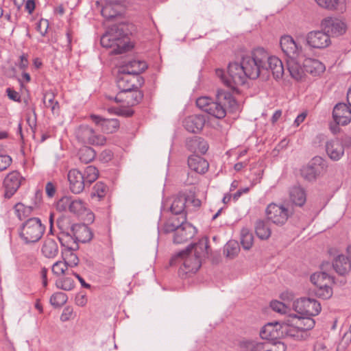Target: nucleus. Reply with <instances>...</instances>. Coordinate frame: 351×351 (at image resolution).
<instances>
[{
  "instance_id": "obj_1",
  "label": "nucleus",
  "mask_w": 351,
  "mask_h": 351,
  "mask_svg": "<svg viewBox=\"0 0 351 351\" xmlns=\"http://www.w3.org/2000/svg\"><path fill=\"white\" fill-rule=\"evenodd\" d=\"M209 249L208 238H202L197 243H191L186 249L177 253L170 260V265H176L179 260L182 261L178 274L181 278H185L187 274L198 271L202 265V260L208 257Z\"/></svg>"
},
{
  "instance_id": "obj_2",
  "label": "nucleus",
  "mask_w": 351,
  "mask_h": 351,
  "mask_svg": "<svg viewBox=\"0 0 351 351\" xmlns=\"http://www.w3.org/2000/svg\"><path fill=\"white\" fill-rule=\"evenodd\" d=\"M130 31L126 25H113L108 28L100 39V43L105 48H112L111 53L121 54L129 50L128 35Z\"/></svg>"
},
{
  "instance_id": "obj_3",
  "label": "nucleus",
  "mask_w": 351,
  "mask_h": 351,
  "mask_svg": "<svg viewBox=\"0 0 351 351\" xmlns=\"http://www.w3.org/2000/svg\"><path fill=\"white\" fill-rule=\"evenodd\" d=\"M241 59L247 78L256 80L261 75H267L265 62L268 52L263 48L258 47L250 54L243 56Z\"/></svg>"
},
{
  "instance_id": "obj_4",
  "label": "nucleus",
  "mask_w": 351,
  "mask_h": 351,
  "mask_svg": "<svg viewBox=\"0 0 351 351\" xmlns=\"http://www.w3.org/2000/svg\"><path fill=\"white\" fill-rule=\"evenodd\" d=\"M196 106L200 110H228L239 108L232 94L223 90H218L213 99L208 96H202L196 99Z\"/></svg>"
},
{
  "instance_id": "obj_5",
  "label": "nucleus",
  "mask_w": 351,
  "mask_h": 351,
  "mask_svg": "<svg viewBox=\"0 0 351 351\" xmlns=\"http://www.w3.org/2000/svg\"><path fill=\"white\" fill-rule=\"evenodd\" d=\"M45 226L38 217H30L19 228V237L25 244L37 243L45 231Z\"/></svg>"
},
{
  "instance_id": "obj_6",
  "label": "nucleus",
  "mask_w": 351,
  "mask_h": 351,
  "mask_svg": "<svg viewBox=\"0 0 351 351\" xmlns=\"http://www.w3.org/2000/svg\"><path fill=\"white\" fill-rule=\"evenodd\" d=\"M247 78L242 59L240 62L229 63L228 66V78L224 81V84L227 86L232 90H235L238 86L243 85Z\"/></svg>"
},
{
  "instance_id": "obj_7",
  "label": "nucleus",
  "mask_w": 351,
  "mask_h": 351,
  "mask_svg": "<svg viewBox=\"0 0 351 351\" xmlns=\"http://www.w3.org/2000/svg\"><path fill=\"white\" fill-rule=\"evenodd\" d=\"M77 139L84 144L92 145H104L106 138L101 134H97L95 130L87 125H80L75 131Z\"/></svg>"
},
{
  "instance_id": "obj_8",
  "label": "nucleus",
  "mask_w": 351,
  "mask_h": 351,
  "mask_svg": "<svg viewBox=\"0 0 351 351\" xmlns=\"http://www.w3.org/2000/svg\"><path fill=\"white\" fill-rule=\"evenodd\" d=\"M144 79L140 75H135L126 72H121L119 69L117 84L120 91L134 90L139 88L144 84Z\"/></svg>"
},
{
  "instance_id": "obj_9",
  "label": "nucleus",
  "mask_w": 351,
  "mask_h": 351,
  "mask_svg": "<svg viewBox=\"0 0 351 351\" xmlns=\"http://www.w3.org/2000/svg\"><path fill=\"white\" fill-rule=\"evenodd\" d=\"M293 308L300 315L315 316L321 311V304L315 299L301 298L293 302Z\"/></svg>"
},
{
  "instance_id": "obj_10",
  "label": "nucleus",
  "mask_w": 351,
  "mask_h": 351,
  "mask_svg": "<svg viewBox=\"0 0 351 351\" xmlns=\"http://www.w3.org/2000/svg\"><path fill=\"white\" fill-rule=\"evenodd\" d=\"M280 46L286 59L304 58L302 47L296 43L289 35H284L280 39Z\"/></svg>"
},
{
  "instance_id": "obj_11",
  "label": "nucleus",
  "mask_w": 351,
  "mask_h": 351,
  "mask_svg": "<svg viewBox=\"0 0 351 351\" xmlns=\"http://www.w3.org/2000/svg\"><path fill=\"white\" fill-rule=\"evenodd\" d=\"M265 213L267 219L278 226L285 224L289 216L287 208L282 205L276 204H269L266 208Z\"/></svg>"
},
{
  "instance_id": "obj_12",
  "label": "nucleus",
  "mask_w": 351,
  "mask_h": 351,
  "mask_svg": "<svg viewBox=\"0 0 351 351\" xmlns=\"http://www.w3.org/2000/svg\"><path fill=\"white\" fill-rule=\"evenodd\" d=\"M23 180V177L17 171L9 173L4 178L3 182L4 197L6 199L11 198L18 191Z\"/></svg>"
},
{
  "instance_id": "obj_13",
  "label": "nucleus",
  "mask_w": 351,
  "mask_h": 351,
  "mask_svg": "<svg viewBox=\"0 0 351 351\" xmlns=\"http://www.w3.org/2000/svg\"><path fill=\"white\" fill-rule=\"evenodd\" d=\"M306 45L311 48L324 49L330 44V36L323 31H311L306 36Z\"/></svg>"
},
{
  "instance_id": "obj_14",
  "label": "nucleus",
  "mask_w": 351,
  "mask_h": 351,
  "mask_svg": "<svg viewBox=\"0 0 351 351\" xmlns=\"http://www.w3.org/2000/svg\"><path fill=\"white\" fill-rule=\"evenodd\" d=\"M143 95L138 88L134 90L119 91L114 98L117 103H122L121 108H129L138 104L143 99Z\"/></svg>"
},
{
  "instance_id": "obj_15",
  "label": "nucleus",
  "mask_w": 351,
  "mask_h": 351,
  "mask_svg": "<svg viewBox=\"0 0 351 351\" xmlns=\"http://www.w3.org/2000/svg\"><path fill=\"white\" fill-rule=\"evenodd\" d=\"M93 122L99 127L101 131L107 134H112L117 131L119 128V121L115 118H104L94 114L90 116Z\"/></svg>"
},
{
  "instance_id": "obj_16",
  "label": "nucleus",
  "mask_w": 351,
  "mask_h": 351,
  "mask_svg": "<svg viewBox=\"0 0 351 351\" xmlns=\"http://www.w3.org/2000/svg\"><path fill=\"white\" fill-rule=\"evenodd\" d=\"M322 29L329 35L339 36L346 32V25L338 19L328 17L322 21Z\"/></svg>"
},
{
  "instance_id": "obj_17",
  "label": "nucleus",
  "mask_w": 351,
  "mask_h": 351,
  "mask_svg": "<svg viewBox=\"0 0 351 351\" xmlns=\"http://www.w3.org/2000/svg\"><path fill=\"white\" fill-rule=\"evenodd\" d=\"M287 69L291 77L296 81H301L304 77L303 58L286 59Z\"/></svg>"
},
{
  "instance_id": "obj_18",
  "label": "nucleus",
  "mask_w": 351,
  "mask_h": 351,
  "mask_svg": "<svg viewBox=\"0 0 351 351\" xmlns=\"http://www.w3.org/2000/svg\"><path fill=\"white\" fill-rule=\"evenodd\" d=\"M70 189L72 193L79 194L83 191L87 184L82 176V173L76 169H71L67 175Z\"/></svg>"
},
{
  "instance_id": "obj_19",
  "label": "nucleus",
  "mask_w": 351,
  "mask_h": 351,
  "mask_svg": "<svg viewBox=\"0 0 351 351\" xmlns=\"http://www.w3.org/2000/svg\"><path fill=\"white\" fill-rule=\"evenodd\" d=\"M291 319L292 317L289 315L285 320L281 322L280 326L281 337H290L298 340L304 339V335L301 330L297 328L295 325L290 324Z\"/></svg>"
},
{
  "instance_id": "obj_20",
  "label": "nucleus",
  "mask_w": 351,
  "mask_h": 351,
  "mask_svg": "<svg viewBox=\"0 0 351 351\" xmlns=\"http://www.w3.org/2000/svg\"><path fill=\"white\" fill-rule=\"evenodd\" d=\"M281 322L268 323L265 324L260 331L262 340L273 341L281 337L280 326Z\"/></svg>"
},
{
  "instance_id": "obj_21",
  "label": "nucleus",
  "mask_w": 351,
  "mask_h": 351,
  "mask_svg": "<svg viewBox=\"0 0 351 351\" xmlns=\"http://www.w3.org/2000/svg\"><path fill=\"white\" fill-rule=\"evenodd\" d=\"M325 149L328 156L333 161L339 160L344 155L343 145L337 138L326 141Z\"/></svg>"
},
{
  "instance_id": "obj_22",
  "label": "nucleus",
  "mask_w": 351,
  "mask_h": 351,
  "mask_svg": "<svg viewBox=\"0 0 351 351\" xmlns=\"http://www.w3.org/2000/svg\"><path fill=\"white\" fill-rule=\"evenodd\" d=\"M205 122L204 115L195 114L187 117L183 121V125L187 131L195 134L202 130Z\"/></svg>"
},
{
  "instance_id": "obj_23",
  "label": "nucleus",
  "mask_w": 351,
  "mask_h": 351,
  "mask_svg": "<svg viewBox=\"0 0 351 351\" xmlns=\"http://www.w3.org/2000/svg\"><path fill=\"white\" fill-rule=\"evenodd\" d=\"M265 66L267 74L271 71L276 80L281 79L285 73L282 61L276 56H270L268 54V59L265 62Z\"/></svg>"
},
{
  "instance_id": "obj_24",
  "label": "nucleus",
  "mask_w": 351,
  "mask_h": 351,
  "mask_svg": "<svg viewBox=\"0 0 351 351\" xmlns=\"http://www.w3.org/2000/svg\"><path fill=\"white\" fill-rule=\"evenodd\" d=\"M186 149L195 154H204L208 149V143L202 137L194 136L186 140Z\"/></svg>"
},
{
  "instance_id": "obj_25",
  "label": "nucleus",
  "mask_w": 351,
  "mask_h": 351,
  "mask_svg": "<svg viewBox=\"0 0 351 351\" xmlns=\"http://www.w3.org/2000/svg\"><path fill=\"white\" fill-rule=\"evenodd\" d=\"M186 215H172L168 218L165 223L162 230L165 234H168L173 232H176L180 228L183 227V225L187 224Z\"/></svg>"
},
{
  "instance_id": "obj_26",
  "label": "nucleus",
  "mask_w": 351,
  "mask_h": 351,
  "mask_svg": "<svg viewBox=\"0 0 351 351\" xmlns=\"http://www.w3.org/2000/svg\"><path fill=\"white\" fill-rule=\"evenodd\" d=\"M70 230L77 242L86 243L93 238V232L85 224H73L70 227Z\"/></svg>"
},
{
  "instance_id": "obj_27",
  "label": "nucleus",
  "mask_w": 351,
  "mask_h": 351,
  "mask_svg": "<svg viewBox=\"0 0 351 351\" xmlns=\"http://www.w3.org/2000/svg\"><path fill=\"white\" fill-rule=\"evenodd\" d=\"M183 226V227L178 228L177 231L174 232V243L180 244L188 241L195 236L197 232L195 228L190 223Z\"/></svg>"
},
{
  "instance_id": "obj_28",
  "label": "nucleus",
  "mask_w": 351,
  "mask_h": 351,
  "mask_svg": "<svg viewBox=\"0 0 351 351\" xmlns=\"http://www.w3.org/2000/svg\"><path fill=\"white\" fill-rule=\"evenodd\" d=\"M292 317L290 324L295 325L304 333V332L311 330L315 324V320L312 316L298 315V314H289Z\"/></svg>"
},
{
  "instance_id": "obj_29",
  "label": "nucleus",
  "mask_w": 351,
  "mask_h": 351,
  "mask_svg": "<svg viewBox=\"0 0 351 351\" xmlns=\"http://www.w3.org/2000/svg\"><path fill=\"white\" fill-rule=\"evenodd\" d=\"M58 239L63 249L62 251H76L79 248L78 242L71 232H60Z\"/></svg>"
},
{
  "instance_id": "obj_30",
  "label": "nucleus",
  "mask_w": 351,
  "mask_h": 351,
  "mask_svg": "<svg viewBox=\"0 0 351 351\" xmlns=\"http://www.w3.org/2000/svg\"><path fill=\"white\" fill-rule=\"evenodd\" d=\"M59 253L57 241L49 237H46L41 246V254L48 259L55 258Z\"/></svg>"
},
{
  "instance_id": "obj_31",
  "label": "nucleus",
  "mask_w": 351,
  "mask_h": 351,
  "mask_svg": "<svg viewBox=\"0 0 351 351\" xmlns=\"http://www.w3.org/2000/svg\"><path fill=\"white\" fill-rule=\"evenodd\" d=\"M188 166L198 173H204L208 171L209 165L207 160L197 154H192L188 158Z\"/></svg>"
},
{
  "instance_id": "obj_32",
  "label": "nucleus",
  "mask_w": 351,
  "mask_h": 351,
  "mask_svg": "<svg viewBox=\"0 0 351 351\" xmlns=\"http://www.w3.org/2000/svg\"><path fill=\"white\" fill-rule=\"evenodd\" d=\"M304 73H308L313 76L319 75L326 69L324 64L319 60L313 58H305L303 60Z\"/></svg>"
},
{
  "instance_id": "obj_33",
  "label": "nucleus",
  "mask_w": 351,
  "mask_h": 351,
  "mask_svg": "<svg viewBox=\"0 0 351 351\" xmlns=\"http://www.w3.org/2000/svg\"><path fill=\"white\" fill-rule=\"evenodd\" d=\"M186 198L184 192H180L176 197L169 207V210L172 215H186L185 211Z\"/></svg>"
},
{
  "instance_id": "obj_34",
  "label": "nucleus",
  "mask_w": 351,
  "mask_h": 351,
  "mask_svg": "<svg viewBox=\"0 0 351 351\" xmlns=\"http://www.w3.org/2000/svg\"><path fill=\"white\" fill-rule=\"evenodd\" d=\"M147 68V63L144 61L132 60L129 61L125 65H123L119 69L121 72H126L127 70L130 73L135 75H140L141 73Z\"/></svg>"
},
{
  "instance_id": "obj_35",
  "label": "nucleus",
  "mask_w": 351,
  "mask_h": 351,
  "mask_svg": "<svg viewBox=\"0 0 351 351\" xmlns=\"http://www.w3.org/2000/svg\"><path fill=\"white\" fill-rule=\"evenodd\" d=\"M332 267L338 274L344 276L350 271L351 263L347 256L339 255L335 258L332 263Z\"/></svg>"
},
{
  "instance_id": "obj_36",
  "label": "nucleus",
  "mask_w": 351,
  "mask_h": 351,
  "mask_svg": "<svg viewBox=\"0 0 351 351\" xmlns=\"http://www.w3.org/2000/svg\"><path fill=\"white\" fill-rule=\"evenodd\" d=\"M290 199L296 206H302L306 201V194L304 188L295 185L289 191Z\"/></svg>"
},
{
  "instance_id": "obj_37",
  "label": "nucleus",
  "mask_w": 351,
  "mask_h": 351,
  "mask_svg": "<svg viewBox=\"0 0 351 351\" xmlns=\"http://www.w3.org/2000/svg\"><path fill=\"white\" fill-rule=\"evenodd\" d=\"M311 281L315 287H322L324 284L332 285L334 282L333 278L324 271L312 274Z\"/></svg>"
},
{
  "instance_id": "obj_38",
  "label": "nucleus",
  "mask_w": 351,
  "mask_h": 351,
  "mask_svg": "<svg viewBox=\"0 0 351 351\" xmlns=\"http://www.w3.org/2000/svg\"><path fill=\"white\" fill-rule=\"evenodd\" d=\"M81 162L87 164L92 162L96 157V152L89 146H83L77 153Z\"/></svg>"
},
{
  "instance_id": "obj_39",
  "label": "nucleus",
  "mask_w": 351,
  "mask_h": 351,
  "mask_svg": "<svg viewBox=\"0 0 351 351\" xmlns=\"http://www.w3.org/2000/svg\"><path fill=\"white\" fill-rule=\"evenodd\" d=\"M255 232L258 238L266 240L271 235V230L263 220H258L255 224Z\"/></svg>"
},
{
  "instance_id": "obj_40",
  "label": "nucleus",
  "mask_w": 351,
  "mask_h": 351,
  "mask_svg": "<svg viewBox=\"0 0 351 351\" xmlns=\"http://www.w3.org/2000/svg\"><path fill=\"white\" fill-rule=\"evenodd\" d=\"M333 121L341 125H346L351 121V111H332Z\"/></svg>"
},
{
  "instance_id": "obj_41",
  "label": "nucleus",
  "mask_w": 351,
  "mask_h": 351,
  "mask_svg": "<svg viewBox=\"0 0 351 351\" xmlns=\"http://www.w3.org/2000/svg\"><path fill=\"white\" fill-rule=\"evenodd\" d=\"M108 191V186L102 182H97L93 186L91 192L92 197H97L99 200L102 199Z\"/></svg>"
},
{
  "instance_id": "obj_42",
  "label": "nucleus",
  "mask_w": 351,
  "mask_h": 351,
  "mask_svg": "<svg viewBox=\"0 0 351 351\" xmlns=\"http://www.w3.org/2000/svg\"><path fill=\"white\" fill-rule=\"evenodd\" d=\"M14 209L17 217L21 221L31 215L33 207L25 206L23 204L19 202L15 204Z\"/></svg>"
},
{
  "instance_id": "obj_43",
  "label": "nucleus",
  "mask_w": 351,
  "mask_h": 351,
  "mask_svg": "<svg viewBox=\"0 0 351 351\" xmlns=\"http://www.w3.org/2000/svg\"><path fill=\"white\" fill-rule=\"evenodd\" d=\"M82 176L87 184V186H90L91 183L95 182L99 176V171L94 166H88Z\"/></svg>"
},
{
  "instance_id": "obj_44",
  "label": "nucleus",
  "mask_w": 351,
  "mask_h": 351,
  "mask_svg": "<svg viewBox=\"0 0 351 351\" xmlns=\"http://www.w3.org/2000/svg\"><path fill=\"white\" fill-rule=\"evenodd\" d=\"M319 174L320 172L319 169L313 167L310 165H308L301 170L302 176L304 179L309 182L315 180Z\"/></svg>"
},
{
  "instance_id": "obj_45",
  "label": "nucleus",
  "mask_w": 351,
  "mask_h": 351,
  "mask_svg": "<svg viewBox=\"0 0 351 351\" xmlns=\"http://www.w3.org/2000/svg\"><path fill=\"white\" fill-rule=\"evenodd\" d=\"M330 285L324 284L322 287H315L313 291L317 297L324 300L328 299L332 295V289Z\"/></svg>"
},
{
  "instance_id": "obj_46",
  "label": "nucleus",
  "mask_w": 351,
  "mask_h": 351,
  "mask_svg": "<svg viewBox=\"0 0 351 351\" xmlns=\"http://www.w3.org/2000/svg\"><path fill=\"white\" fill-rule=\"evenodd\" d=\"M69 204V211L75 215H81L86 210L85 203L80 199L73 198Z\"/></svg>"
},
{
  "instance_id": "obj_47",
  "label": "nucleus",
  "mask_w": 351,
  "mask_h": 351,
  "mask_svg": "<svg viewBox=\"0 0 351 351\" xmlns=\"http://www.w3.org/2000/svg\"><path fill=\"white\" fill-rule=\"evenodd\" d=\"M74 252L62 251L64 262L66 264L67 267H76L79 263V258Z\"/></svg>"
},
{
  "instance_id": "obj_48",
  "label": "nucleus",
  "mask_w": 351,
  "mask_h": 351,
  "mask_svg": "<svg viewBox=\"0 0 351 351\" xmlns=\"http://www.w3.org/2000/svg\"><path fill=\"white\" fill-rule=\"evenodd\" d=\"M254 237L247 229H243L241 236V243L245 250H250L253 244Z\"/></svg>"
},
{
  "instance_id": "obj_49",
  "label": "nucleus",
  "mask_w": 351,
  "mask_h": 351,
  "mask_svg": "<svg viewBox=\"0 0 351 351\" xmlns=\"http://www.w3.org/2000/svg\"><path fill=\"white\" fill-rule=\"evenodd\" d=\"M67 299V296L65 293L62 292H57L51 296L50 303L53 306L58 308L66 303Z\"/></svg>"
},
{
  "instance_id": "obj_50",
  "label": "nucleus",
  "mask_w": 351,
  "mask_h": 351,
  "mask_svg": "<svg viewBox=\"0 0 351 351\" xmlns=\"http://www.w3.org/2000/svg\"><path fill=\"white\" fill-rule=\"evenodd\" d=\"M56 285L58 288L64 291H70L73 289L75 286L74 280L69 277H65L62 279L56 280Z\"/></svg>"
},
{
  "instance_id": "obj_51",
  "label": "nucleus",
  "mask_w": 351,
  "mask_h": 351,
  "mask_svg": "<svg viewBox=\"0 0 351 351\" xmlns=\"http://www.w3.org/2000/svg\"><path fill=\"white\" fill-rule=\"evenodd\" d=\"M67 269L68 267L64 261H56L51 268L52 273L57 277L64 274Z\"/></svg>"
},
{
  "instance_id": "obj_52",
  "label": "nucleus",
  "mask_w": 351,
  "mask_h": 351,
  "mask_svg": "<svg viewBox=\"0 0 351 351\" xmlns=\"http://www.w3.org/2000/svg\"><path fill=\"white\" fill-rule=\"evenodd\" d=\"M225 251L227 252V256L233 258L239 253V245L237 241H230L227 243Z\"/></svg>"
},
{
  "instance_id": "obj_53",
  "label": "nucleus",
  "mask_w": 351,
  "mask_h": 351,
  "mask_svg": "<svg viewBox=\"0 0 351 351\" xmlns=\"http://www.w3.org/2000/svg\"><path fill=\"white\" fill-rule=\"evenodd\" d=\"M72 197L70 196H64L61 199H60L56 204L57 210L59 211H66L69 210L71 202Z\"/></svg>"
},
{
  "instance_id": "obj_54",
  "label": "nucleus",
  "mask_w": 351,
  "mask_h": 351,
  "mask_svg": "<svg viewBox=\"0 0 351 351\" xmlns=\"http://www.w3.org/2000/svg\"><path fill=\"white\" fill-rule=\"evenodd\" d=\"M322 8L333 10H336L339 4V0H315Z\"/></svg>"
},
{
  "instance_id": "obj_55",
  "label": "nucleus",
  "mask_w": 351,
  "mask_h": 351,
  "mask_svg": "<svg viewBox=\"0 0 351 351\" xmlns=\"http://www.w3.org/2000/svg\"><path fill=\"white\" fill-rule=\"evenodd\" d=\"M286 345L280 341H276V339L268 341L267 351H286Z\"/></svg>"
},
{
  "instance_id": "obj_56",
  "label": "nucleus",
  "mask_w": 351,
  "mask_h": 351,
  "mask_svg": "<svg viewBox=\"0 0 351 351\" xmlns=\"http://www.w3.org/2000/svg\"><path fill=\"white\" fill-rule=\"evenodd\" d=\"M184 195L186 198V203H191L194 207L199 208L201 206V201L195 198V191L189 190V191H185Z\"/></svg>"
},
{
  "instance_id": "obj_57",
  "label": "nucleus",
  "mask_w": 351,
  "mask_h": 351,
  "mask_svg": "<svg viewBox=\"0 0 351 351\" xmlns=\"http://www.w3.org/2000/svg\"><path fill=\"white\" fill-rule=\"evenodd\" d=\"M43 101L45 107L47 108H51V110L59 108L58 102L55 100L53 95H45Z\"/></svg>"
},
{
  "instance_id": "obj_58",
  "label": "nucleus",
  "mask_w": 351,
  "mask_h": 351,
  "mask_svg": "<svg viewBox=\"0 0 351 351\" xmlns=\"http://www.w3.org/2000/svg\"><path fill=\"white\" fill-rule=\"evenodd\" d=\"M26 121L32 133L34 134L36 129V111H31L30 112L27 113L26 116Z\"/></svg>"
},
{
  "instance_id": "obj_59",
  "label": "nucleus",
  "mask_w": 351,
  "mask_h": 351,
  "mask_svg": "<svg viewBox=\"0 0 351 351\" xmlns=\"http://www.w3.org/2000/svg\"><path fill=\"white\" fill-rule=\"evenodd\" d=\"M270 307L276 312L280 313L281 314H285L287 313V306L282 302L274 300L270 302Z\"/></svg>"
},
{
  "instance_id": "obj_60",
  "label": "nucleus",
  "mask_w": 351,
  "mask_h": 351,
  "mask_svg": "<svg viewBox=\"0 0 351 351\" xmlns=\"http://www.w3.org/2000/svg\"><path fill=\"white\" fill-rule=\"evenodd\" d=\"M313 167H315V169H319V172L326 168V165L325 163V160L323 158L320 156H315L313 158L310 163L308 164Z\"/></svg>"
},
{
  "instance_id": "obj_61",
  "label": "nucleus",
  "mask_w": 351,
  "mask_h": 351,
  "mask_svg": "<svg viewBox=\"0 0 351 351\" xmlns=\"http://www.w3.org/2000/svg\"><path fill=\"white\" fill-rule=\"evenodd\" d=\"M12 158L8 155H0V172L5 170L12 164Z\"/></svg>"
},
{
  "instance_id": "obj_62",
  "label": "nucleus",
  "mask_w": 351,
  "mask_h": 351,
  "mask_svg": "<svg viewBox=\"0 0 351 351\" xmlns=\"http://www.w3.org/2000/svg\"><path fill=\"white\" fill-rule=\"evenodd\" d=\"M49 27L48 21L46 19H41L37 23L36 29L42 36H45Z\"/></svg>"
},
{
  "instance_id": "obj_63",
  "label": "nucleus",
  "mask_w": 351,
  "mask_h": 351,
  "mask_svg": "<svg viewBox=\"0 0 351 351\" xmlns=\"http://www.w3.org/2000/svg\"><path fill=\"white\" fill-rule=\"evenodd\" d=\"M69 224V220L65 218H58L57 219V226L60 232H70V227H66Z\"/></svg>"
},
{
  "instance_id": "obj_64",
  "label": "nucleus",
  "mask_w": 351,
  "mask_h": 351,
  "mask_svg": "<svg viewBox=\"0 0 351 351\" xmlns=\"http://www.w3.org/2000/svg\"><path fill=\"white\" fill-rule=\"evenodd\" d=\"M112 152L109 149H105L100 154L99 160L103 162H108L112 160Z\"/></svg>"
}]
</instances>
